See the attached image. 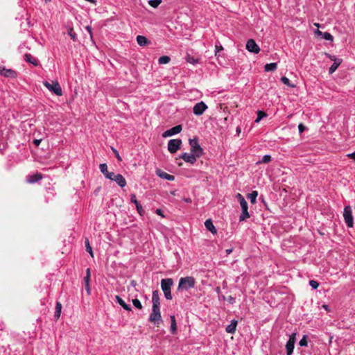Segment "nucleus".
<instances>
[{
	"label": "nucleus",
	"instance_id": "35",
	"mask_svg": "<svg viewBox=\"0 0 355 355\" xmlns=\"http://www.w3.org/2000/svg\"><path fill=\"white\" fill-rule=\"evenodd\" d=\"M162 3V0H149L148 3L153 8H157Z\"/></svg>",
	"mask_w": 355,
	"mask_h": 355
},
{
	"label": "nucleus",
	"instance_id": "43",
	"mask_svg": "<svg viewBox=\"0 0 355 355\" xmlns=\"http://www.w3.org/2000/svg\"><path fill=\"white\" fill-rule=\"evenodd\" d=\"M116 175L114 173H113V172H109V173L107 174V175L105 176V178H106L107 179H109V180H110L114 181V179H115V177H116Z\"/></svg>",
	"mask_w": 355,
	"mask_h": 355
},
{
	"label": "nucleus",
	"instance_id": "22",
	"mask_svg": "<svg viewBox=\"0 0 355 355\" xmlns=\"http://www.w3.org/2000/svg\"><path fill=\"white\" fill-rule=\"evenodd\" d=\"M114 181L116 182V183L121 188L125 187L127 184L125 179L121 174H116Z\"/></svg>",
	"mask_w": 355,
	"mask_h": 355
},
{
	"label": "nucleus",
	"instance_id": "12",
	"mask_svg": "<svg viewBox=\"0 0 355 355\" xmlns=\"http://www.w3.org/2000/svg\"><path fill=\"white\" fill-rule=\"evenodd\" d=\"M152 309H160L159 293L157 290L153 291L152 293Z\"/></svg>",
	"mask_w": 355,
	"mask_h": 355
},
{
	"label": "nucleus",
	"instance_id": "31",
	"mask_svg": "<svg viewBox=\"0 0 355 355\" xmlns=\"http://www.w3.org/2000/svg\"><path fill=\"white\" fill-rule=\"evenodd\" d=\"M99 169H100L101 172L104 175L105 177L110 172L107 170V166L105 163L101 164L99 165Z\"/></svg>",
	"mask_w": 355,
	"mask_h": 355
},
{
	"label": "nucleus",
	"instance_id": "56",
	"mask_svg": "<svg viewBox=\"0 0 355 355\" xmlns=\"http://www.w3.org/2000/svg\"><path fill=\"white\" fill-rule=\"evenodd\" d=\"M184 201L187 202V203H190V202H191V199L189 198H185V199H184Z\"/></svg>",
	"mask_w": 355,
	"mask_h": 355
},
{
	"label": "nucleus",
	"instance_id": "46",
	"mask_svg": "<svg viewBox=\"0 0 355 355\" xmlns=\"http://www.w3.org/2000/svg\"><path fill=\"white\" fill-rule=\"evenodd\" d=\"M85 28L87 31V32L89 33V34L90 35V37L92 39V27L89 26H87Z\"/></svg>",
	"mask_w": 355,
	"mask_h": 355
},
{
	"label": "nucleus",
	"instance_id": "53",
	"mask_svg": "<svg viewBox=\"0 0 355 355\" xmlns=\"http://www.w3.org/2000/svg\"><path fill=\"white\" fill-rule=\"evenodd\" d=\"M232 251H233V250H232V248H230V249H227V250H225V252H226L227 255H228V254H230V253H232Z\"/></svg>",
	"mask_w": 355,
	"mask_h": 355
},
{
	"label": "nucleus",
	"instance_id": "19",
	"mask_svg": "<svg viewBox=\"0 0 355 355\" xmlns=\"http://www.w3.org/2000/svg\"><path fill=\"white\" fill-rule=\"evenodd\" d=\"M205 226L206 229L210 231L213 234H216L217 233V230L214 225L211 219H207L205 220Z\"/></svg>",
	"mask_w": 355,
	"mask_h": 355
},
{
	"label": "nucleus",
	"instance_id": "29",
	"mask_svg": "<svg viewBox=\"0 0 355 355\" xmlns=\"http://www.w3.org/2000/svg\"><path fill=\"white\" fill-rule=\"evenodd\" d=\"M61 310H62V304L60 302H57L55 305V318L58 320L61 314Z\"/></svg>",
	"mask_w": 355,
	"mask_h": 355
},
{
	"label": "nucleus",
	"instance_id": "24",
	"mask_svg": "<svg viewBox=\"0 0 355 355\" xmlns=\"http://www.w3.org/2000/svg\"><path fill=\"white\" fill-rule=\"evenodd\" d=\"M24 59L26 62L33 64L34 66H37L39 64L38 60L31 54H25Z\"/></svg>",
	"mask_w": 355,
	"mask_h": 355
},
{
	"label": "nucleus",
	"instance_id": "59",
	"mask_svg": "<svg viewBox=\"0 0 355 355\" xmlns=\"http://www.w3.org/2000/svg\"><path fill=\"white\" fill-rule=\"evenodd\" d=\"M216 293H218V294H219V293H220V287H216Z\"/></svg>",
	"mask_w": 355,
	"mask_h": 355
},
{
	"label": "nucleus",
	"instance_id": "33",
	"mask_svg": "<svg viewBox=\"0 0 355 355\" xmlns=\"http://www.w3.org/2000/svg\"><path fill=\"white\" fill-rule=\"evenodd\" d=\"M271 161V157L269 155H264L262 159L257 162V164H266Z\"/></svg>",
	"mask_w": 355,
	"mask_h": 355
},
{
	"label": "nucleus",
	"instance_id": "7",
	"mask_svg": "<svg viewBox=\"0 0 355 355\" xmlns=\"http://www.w3.org/2000/svg\"><path fill=\"white\" fill-rule=\"evenodd\" d=\"M149 321L157 324V327L162 322L160 309H152V311L149 315Z\"/></svg>",
	"mask_w": 355,
	"mask_h": 355
},
{
	"label": "nucleus",
	"instance_id": "23",
	"mask_svg": "<svg viewBox=\"0 0 355 355\" xmlns=\"http://www.w3.org/2000/svg\"><path fill=\"white\" fill-rule=\"evenodd\" d=\"M237 323V320H232L231 323L227 326L225 331L229 334H234L236 329Z\"/></svg>",
	"mask_w": 355,
	"mask_h": 355
},
{
	"label": "nucleus",
	"instance_id": "28",
	"mask_svg": "<svg viewBox=\"0 0 355 355\" xmlns=\"http://www.w3.org/2000/svg\"><path fill=\"white\" fill-rule=\"evenodd\" d=\"M277 64L275 62L266 64L264 67L266 71H273L277 69Z\"/></svg>",
	"mask_w": 355,
	"mask_h": 355
},
{
	"label": "nucleus",
	"instance_id": "20",
	"mask_svg": "<svg viewBox=\"0 0 355 355\" xmlns=\"http://www.w3.org/2000/svg\"><path fill=\"white\" fill-rule=\"evenodd\" d=\"M116 302L121 306L125 310L128 311H130L132 310V308L130 304H128L125 302V301L120 297L119 295H116Z\"/></svg>",
	"mask_w": 355,
	"mask_h": 355
},
{
	"label": "nucleus",
	"instance_id": "26",
	"mask_svg": "<svg viewBox=\"0 0 355 355\" xmlns=\"http://www.w3.org/2000/svg\"><path fill=\"white\" fill-rule=\"evenodd\" d=\"M137 42L140 46H145L148 44V39L143 35H138L137 37Z\"/></svg>",
	"mask_w": 355,
	"mask_h": 355
},
{
	"label": "nucleus",
	"instance_id": "5",
	"mask_svg": "<svg viewBox=\"0 0 355 355\" xmlns=\"http://www.w3.org/2000/svg\"><path fill=\"white\" fill-rule=\"evenodd\" d=\"M43 84L51 92L55 94L57 96L62 95V88L58 82L53 81L52 83H49L48 81H44Z\"/></svg>",
	"mask_w": 355,
	"mask_h": 355
},
{
	"label": "nucleus",
	"instance_id": "55",
	"mask_svg": "<svg viewBox=\"0 0 355 355\" xmlns=\"http://www.w3.org/2000/svg\"><path fill=\"white\" fill-rule=\"evenodd\" d=\"M315 33L318 35H322L323 32L319 31L318 29L315 32Z\"/></svg>",
	"mask_w": 355,
	"mask_h": 355
},
{
	"label": "nucleus",
	"instance_id": "61",
	"mask_svg": "<svg viewBox=\"0 0 355 355\" xmlns=\"http://www.w3.org/2000/svg\"><path fill=\"white\" fill-rule=\"evenodd\" d=\"M314 25L318 28L320 27V24L318 23H315Z\"/></svg>",
	"mask_w": 355,
	"mask_h": 355
},
{
	"label": "nucleus",
	"instance_id": "13",
	"mask_svg": "<svg viewBox=\"0 0 355 355\" xmlns=\"http://www.w3.org/2000/svg\"><path fill=\"white\" fill-rule=\"evenodd\" d=\"M182 128L181 125H175V126L166 130L165 132H164V133L162 134V136L164 137H171L173 135L180 133L182 131Z\"/></svg>",
	"mask_w": 355,
	"mask_h": 355
},
{
	"label": "nucleus",
	"instance_id": "2",
	"mask_svg": "<svg viewBox=\"0 0 355 355\" xmlns=\"http://www.w3.org/2000/svg\"><path fill=\"white\" fill-rule=\"evenodd\" d=\"M196 279L193 277H181L179 280L178 291H187L195 287Z\"/></svg>",
	"mask_w": 355,
	"mask_h": 355
},
{
	"label": "nucleus",
	"instance_id": "34",
	"mask_svg": "<svg viewBox=\"0 0 355 355\" xmlns=\"http://www.w3.org/2000/svg\"><path fill=\"white\" fill-rule=\"evenodd\" d=\"M132 302L133 306L135 308H137V309H138L139 310L142 309V308H143L142 304H141V302L138 299H137V298L136 299H133Z\"/></svg>",
	"mask_w": 355,
	"mask_h": 355
},
{
	"label": "nucleus",
	"instance_id": "32",
	"mask_svg": "<svg viewBox=\"0 0 355 355\" xmlns=\"http://www.w3.org/2000/svg\"><path fill=\"white\" fill-rule=\"evenodd\" d=\"M267 114L261 110L257 112V117L255 119V123H259V121L264 117H266Z\"/></svg>",
	"mask_w": 355,
	"mask_h": 355
},
{
	"label": "nucleus",
	"instance_id": "11",
	"mask_svg": "<svg viewBox=\"0 0 355 355\" xmlns=\"http://www.w3.org/2000/svg\"><path fill=\"white\" fill-rule=\"evenodd\" d=\"M246 49L248 51L258 53L260 51L259 46L257 44L253 39H250L246 43Z\"/></svg>",
	"mask_w": 355,
	"mask_h": 355
},
{
	"label": "nucleus",
	"instance_id": "45",
	"mask_svg": "<svg viewBox=\"0 0 355 355\" xmlns=\"http://www.w3.org/2000/svg\"><path fill=\"white\" fill-rule=\"evenodd\" d=\"M215 49H216V54L217 53L218 51L223 50V47L220 43L218 44H216L215 45Z\"/></svg>",
	"mask_w": 355,
	"mask_h": 355
},
{
	"label": "nucleus",
	"instance_id": "48",
	"mask_svg": "<svg viewBox=\"0 0 355 355\" xmlns=\"http://www.w3.org/2000/svg\"><path fill=\"white\" fill-rule=\"evenodd\" d=\"M227 301L231 304H234L235 302V298L232 296H229L227 298Z\"/></svg>",
	"mask_w": 355,
	"mask_h": 355
},
{
	"label": "nucleus",
	"instance_id": "42",
	"mask_svg": "<svg viewBox=\"0 0 355 355\" xmlns=\"http://www.w3.org/2000/svg\"><path fill=\"white\" fill-rule=\"evenodd\" d=\"M309 285L312 287L313 289H317L319 286L318 282L315 280H311L309 282Z\"/></svg>",
	"mask_w": 355,
	"mask_h": 355
},
{
	"label": "nucleus",
	"instance_id": "17",
	"mask_svg": "<svg viewBox=\"0 0 355 355\" xmlns=\"http://www.w3.org/2000/svg\"><path fill=\"white\" fill-rule=\"evenodd\" d=\"M155 173L158 177L164 180L169 181H173L175 180V177L173 175H170L159 168L156 170Z\"/></svg>",
	"mask_w": 355,
	"mask_h": 355
},
{
	"label": "nucleus",
	"instance_id": "21",
	"mask_svg": "<svg viewBox=\"0 0 355 355\" xmlns=\"http://www.w3.org/2000/svg\"><path fill=\"white\" fill-rule=\"evenodd\" d=\"M42 178V175L40 173H35L33 175H28L26 180L29 183H35L40 180Z\"/></svg>",
	"mask_w": 355,
	"mask_h": 355
},
{
	"label": "nucleus",
	"instance_id": "52",
	"mask_svg": "<svg viewBox=\"0 0 355 355\" xmlns=\"http://www.w3.org/2000/svg\"><path fill=\"white\" fill-rule=\"evenodd\" d=\"M113 150L114 151V153L116 154V157L118 159V160H121V157H120L119 153L116 150H114V149H113Z\"/></svg>",
	"mask_w": 355,
	"mask_h": 355
},
{
	"label": "nucleus",
	"instance_id": "40",
	"mask_svg": "<svg viewBox=\"0 0 355 355\" xmlns=\"http://www.w3.org/2000/svg\"><path fill=\"white\" fill-rule=\"evenodd\" d=\"M187 61L193 64H196L198 63V62H199L198 58H195L194 57H191L189 55L187 56Z\"/></svg>",
	"mask_w": 355,
	"mask_h": 355
},
{
	"label": "nucleus",
	"instance_id": "37",
	"mask_svg": "<svg viewBox=\"0 0 355 355\" xmlns=\"http://www.w3.org/2000/svg\"><path fill=\"white\" fill-rule=\"evenodd\" d=\"M281 81L284 84V85H286L291 87H294L295 85H292L290 83V80L286 77V76H283L281 78Z\"/></svg>",
	"mask_w": 355,
	"mask_h": 355
},
{
	"label": "nucleus",
	"instance_id": "49",
	"mask_svg": "<svg viewBox=\"0 0 355 355\" xmlns=\"http://www.w3.org/2000/svg\"><path fill=\"white\" fill-rule=\"evenodd\" d=\"M85 290H86V291H87V293L88 295H90V293H91V291H90L89 284H85Z\"/></svg>",
	"mask_w": 355,
	"mask_h": 355
},
{
	"label": "nucleus",
	"instance_id": "30",
	"mask_svg": "<svg viewBox=\"0 0 355 355\" xmlns=\"http://www.w3.org/2000/svg\"><path fill=\"white\" fill-rule=\"evenodd\" d=\"M170 60H171L170 57H168L167 55H163L159 58L158 63L159 64H168L170 62Z\"/></svg>",
	"mask_w": 355,
	"mask_h": 355
},
{
	"label": "nucleus",
	"instance_id": "4",
	"mask_svg": "<svg viewBox=\"0 0 355 355\" xmlns=\"http://www.w3.org/2000/svg\"><path fill=\"white\" fill-rule=\"evenodd\" d=\"M189 145L191 146V153L198 157H200L202 155L203 149L199 145L198 139H189Z\"/></svg>",
	"mask_w": 355,
	"mask_h": 355
},
{
	"label": "nucleus",
	"instance_id": "54",
	"mask_svg": "<svg viewBox=\"0 0 355 355\" xmlns=\"http://www.w3.org/2000/svg\"><path fill=\"white\" fill-rule=\"evenodd\" d=\"M85 277H90V269L89 268H87L86 270V275Z\"/></svg>",
	"mask_w": 355,
	"mask_h": 355
},
{
	"label": "nucleus",
	"instance_id": "60",
	"mask_svg": "<svg viewBox=\"0 0 355 355\" xmlns=\"http://www.w3.org/2000/svg\"><path fill=\"white\" fill-rule=\"evenodd\" d=\"M131 285L135 286L136 285V282L135 280L131 281Z\"/></svg>",
	"mask_w": 355,
	"mask_h": 355
},
{
	"label": "nucleus",
	"instance_id": "10",
	"mask_svg": "<svg viewBox=\"0 0 355 355\" xmlns=\"http://www.w3.org/2000/svg\"><path fill=\"white\" fill-rule=\"evenodd\" d=\"M208 108L207 105L203 102L197 103L193 107V112L196 116L202 115Z\"/></svg>",
	"mask_w": 355,
	"mask_h": 355
},
{
	"label": "nucleus",
	"instance_id": "1",
	"mask_svg": "<svg viewBox=\"0 0 355 355\" xmlns=\"http://www.w3.org/2000/svg\"><path fill=\"white\" fill-rule=\"evenodd\" d=\"M236 197L240 203L242 211L239 216V221H244L250 217V214L248 212V202L244 198V197L239 193L236 194Z\"/></svg>",
	"mask_w": 355,
	"mask_h": 355
},
{
	"label": "nucleus",
	"instance_id": "8",
	"mask_svg": "<svg viewBox=\"0 0 355 355\" xmlns=\"http://www.w3.org/2000/svg\"><path fill=\"white\" fill-rule=\"evenodd\" d=\"M182 145L181 139H170L168 142V150L171 153H175L180 148Z\"/></svg>",
	"mask_w": 355,
	"mask_h": 355
},
{
	"label": "nucleus",
	"instance_id": "47",
	"mask_svg": "<svg viewBox=\"0 0 355 355\" xmlns=\"http://www.w3.org/2000/svg\"><path fill=\"white\" fill-rule=\"evenodd\" d=\"M347 157H348L349 158H351V159H353L354 160H355V151L354 153L347 154Z\"/></svg>",
	"mask_w": 355,
	"mask_h": 355
},
{
	"label": "nucleus",
	"instance_id": "3",
	"mask_svg": "<svg viewBox=\"0 0 355 355\" xmlns=\"http://www.w3.org/2000/svg\"><path fill=\"white\" fill-rule=\"evenodd\" d=\"M173 284V281L171 278L162 279L161 280V288L164 293V297L167 300H172L171 286Z\"/></svg>",
	"mask_w": 355,
	"mask_h": 355
},
{
	"label": "nucleus",
	"instance_id": "25",
	"mask_svg": "<svg viewBox=\"0 0 355 355\" xmlns=\"http://www.w3.org/2000/svg\"><path fill=\"white\" fill-rule=\"evenodd\" d=\"M171 332L174 334L177 331V324L175 315H171Z\"/></svg>",
	"mask_w": 355,
	"mask_h": 355
},
{
	"label": "nucleus",
	"instance_id": "50",
	"mask_svg": "<svg viewBox=\"0 0 355 355\" xmlns=\"http://www.w3.org/2000/svg\"><path fill=\"white\" fill-rule=\"evenodd\" d=\"M89 280H90V277H84L85 285V284H89Z\"/></svg>",
	"mask_w": 355,
	"mask_h": 355
},
{
	"label": "nucleus",
	"instance_id": "38",
	"mask_svg": "<svg viewBox=\"0 0 355 355\" xmlns=\"http://www.w3.org/2000/svg\"><path fill=\"white\" fill-rule=\"evenodd\" d=\"M85 246H86L87 252H88L90 254V255L93 257H94L93 251H92V247L89 245V240L87 239H85Z\"/></svg>",
	"mask_w": 355,
	"mask_h": 355
},
{
	"label": "nucleus",
	"instance_id": "62",
	"mask_svg": "<svg viewBox=\"0 0 355 355\" xmlns=\"http://www.w3.org/2000/svg\"><path fill=\"white\" fill-rule=\"evenodd\" d=\"M236 132H239V133L241 132V130H240L239 128H237V129H236Z\"/></svg>",
	"mask_w": 355,
	"mask_h": 355
},
{
	"label": "nucleus",
	"instance_id": "16",
	"mask_svg": "<svg viewBox=\"0 0 355 355\" xmlns=\"http://www.w3.org/2000/svg\"><path fill=\"white\" fill-rule=\"evenodd\" d=\"M329 58L331 60H334V63L331 64V66L329 67V73L330 74L333 73L334 72H335L336 71V69H338V67L340 66V64H341L342 62V60L340 59H338L336 58L335 56L334 55H329Z\"/></svg>",
	"mask_w": 355,
	"mask_h": 355
},
{
	"label": "nucleus",
	"instance_id": "15",
	"mask_svg": "<svg viewBox=\"0 0 355 355\" xmlns=\"http://www.w3.org/2000/svg\"><path fill=\"white\" fill-rule=\"evenodd\" d=\"M0 73L7 78H15L17 77V73L11 69H6L4 67H0Z\"/></svg>",
	"mask_w": 355,
	"mask_h": 355
},
{
	"label": "nucleus",
	"instance_id": "36",
	"mask_svg": "<svg viewBox=\"0 0 355 355\" xmlns=\"http://www.w3.org/2000/svg\"><path fill=\"white\" fill-rule=\"evenodd\" d=\"M322 36L326 40L331 41V42H332L334 40V37L329 33L324 32L322 33Z\"/></svg>",
	"mask_w": 355,
	"mask_h": 355
},
{
	"label": "nucleus",
	"instance_id": "14",
	"mask_svg": "<svg viewBox=\"0 0 355 355\" xmlns=\"http://www.w3.org/2000/svg\"><path fill=\"white\" fill-rule=\"evenodd\" d=\"M180 158L182 159L184 162L189 163L191 164H193L196 162V159L198 158L192 153H184L180 156Z\"/></svg>",
	"mask_w": 355,
	"mask_h": 355
},
{
	"label": "nucleus",
	"instance_id": "51",
	"mask_svg": "<svg viewBox=\"0 0 355 355\" xmlns=\"http://www.w3.org/2000/svg\"><path fill=\"white\" fill-rule=\"evenodd\" d=\"M41 139H34L33 141V144L36 146H38L40 143H41Z\"/></svg>",
	"mask_w": 355,
	"mask_h": 355
},
{
	"label": "nucleus",
	"instance_id": "27",
	"mask_svg": "<svg viewBox=\"0 0 355 355\" xmlns=\"http://www.w3.org/2000/svg\"><path fill=\"white\" fill-rule=\"evenodd\" d=\"M258 192L257 191H252L251 193L248 194V198L250 200L252 204L256 203Z\"/></svg>",
	"mask_w": 355,
	"mask_h": 355
},
{
	"label": "nucleus",
	"instance_id": "58",
	"mask_svg": "<svg viewBox=\"0 0 355 355\" xmlns=\"http://www.w3.org/2000/svg\"><path fill=\"white\" fill-rule=\"evenodd\" d=\"M156 214H157L158 215H162V211H161V209H157V210H156Z\"/></svg>",
	"mask_w": 355,
	"mask_h": 355
},
{
	"label": "nucleus",
	"instance_id": "9",
	"mask_svg": "<svg viewBox=\"0 0 355 355\" xmlns=\"http://www.w3.org/2000/svg\"><path fill=\"white\" fill-rule=\"evenodd\" d=\"M296 340V333L290 335L289 339L286 343V349L287 355H292L294 349V345Z\"/></svg>",
	"mask_w": 355,
	"mask_h": 355
},
{
	"label": "nucleus",
	"instance_id": "57",
	"mask_svg": "<svg viewBox=\"0 0 355 355\" xmlns=\"http://www.w3.org/2000/svg\"><path fill=\"white\" fill-rule=\"evenodd\" d=\"M322 308H323V309H325V310H327V311H328V309H329V306H328V305H327V304H324V305H322Z\"/></svg>",
	"mask_w": 355,
	"mask_h": 355
},
{
	"label": "nucleus",
	"instance_id": "6",
	"mask_svg": "<svg viewBox=\"0 0 355 355\" xmlns=\"http://www.w3.org/2000/svg\"><path fill=\"white\" fill-rule=\"evenodd\" d=\"M343 217L346 225L348 227H352L354 225V218L352 216V207L349 205L345 206L343 211Z\"/></svg>",
	"mask_w": 355,
	"mask_h": 355
},
{
	"label": "nucleus",
	"instance_id": "44",
	"mask_svg": "<svg viewBox=\"0 0 355 355\" xmlns=\"http://www.w3.org/2000/svg\"><path fill=\"white\" fill-rule=\"evenodd\" d=\"M306 129L305 125L303 123H300L298 125V130L300 133H302Z\"/></svg>",
	"mask_w": 355,
	"mask_h": 355
},
{
	"label": "nucleus",
	"instance_id": "39",
	"mask_svg": "<svg viewBox=\"0 0 355 355\" xmlns=\"http://www.w3.org/2000/svg\"><path fill=\"white\" fill-rule=\"evenodd\" d=\"M299 345L301 347H306L308 345L307 336L304 335L302 338L300 340Z\"/></svg>",
	"mask_w": 355,
	"mask_h": 355
},
{
	"label": "nucleus",
	"instance_id": "18",
	"mask_svg": "<svg viewBox=\"0 0 355 355\" xmlns=\"http://www.w3.org/2000/svg\"><path fill=\"white\" fill-rule=\"evenodd\" d=\"M130 202L135 205L138 213L140 215H143V214L144 213V209L142 207V205L137 200L135 194H131V196H130Z\"/></svg>",
	"mask_w": 355,
	"mask_h": 355
},
{
	"label": "nucleus",
	"instance_id": "41",
	"mask_svg": "<svg viewBox=\"0 0 355 355\" xmlns=\"http://www.w3.org/2000/svg\"><path fill=\"white\" fill-rule=\"evenodd\" d=\"M68 34L71 38V40H73V41L76 40V34L74 33L73 29L72 28H70L69 29Z\"/></svg>",
	"mask_w": 355,
	"mask_h": 355
}]
</instances>
